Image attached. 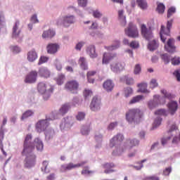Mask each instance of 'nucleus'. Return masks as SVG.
<instances>
[{"label": "nucleus", "mask_w": 180, "mask_h": 180, "mask_svg": "<svg viewBox=\"0 0 180 180\" xmlns=\"http://www.w3.org/2000/svg\"><path fill=\"white\" fill-rule=\"evenodd\" d=\"M36 147L37 151H43L44 146L43 141L39 138H36L32 143V134L26 136L24 141V149L22 155H25V168H32L36 165V155L33 153V150Z\"/></svg>", "instance_id": "nucleus-1"}, {"label": "nucleus", "mask_w": 180, "mask_h": 180, "mask_svg": "<svg viewBox=\"0 0 180 180\" xmlns=\"http://www.w3.org/2000/svg\"><path fill=\"white\" fill-rule=\"evenodd\" d=\"M124 137L123 136V134H118L113 136L110 140V147L111 148H113L115 147V149L112 151V155H122L123 153H126L127 151V148L124 145H120L119 143H122V141L124 140Z\"/></svg>", "instance_id": "nucleus-2"}, {"label": "nucleus", "mask_w": 180, "mask_h": 180, "mask_svg": "<svg viewBox=\"0 0 180 180\" xmlns=\"http://www.w3.org/2000/svg\"><path fill=\"white\" fill-rule=\"evenodd\" d=\"M141 110L139 108L129 110L126 113V120L129 124H139L141 119Z\"/></svg>", "instance_id": "nucleus-3"}, {"label": "nucleus", "mask_w": 180, "mask_h": 180, "mask_svg": "<svg viewBox=\"0 0 180 180\" xmlns=\"http://www.w3.org/2000/svg\"><path fill=\"white\" fill-rule=\"evenodd\" d=\"M37 89L38 92L43 95L44 101H48L50 96H51V94H53L54 91V86L49 83L41 82L38 84Z\"/></svg>", "instance_id": "nucleus-4"}, {"label": "nucleus", "mask_w": 180, "mask_h": 180, "mask_svg": "<svg viewBox=\"0 0 180 180\" xmlns=\"http://www.w3.org/2000/svg\"><path fill=\"white\" fill-rule=\"evenodd\" d=\"M75 22L76 20L74 15L67 14L58 18L56 20V25H58V26H63V27L68 29V27H70L71 25H74Z\"/></svg>", "instance_id": "nucleus-5"}, {"label": "nucleus", "mask_w": 180, "mask_h": 180, "mask_svg": "<svg viewBox=\"0 0 180 180\" xmlns=\"http://www.w3.org/2000/svg\"><path fill=\"white\" fill-rule=\"evenodd\" d=\"M50 127V120L46 117V119L39 120L35 124V129L37 133L45 131Z\"/></svg>", "instance_id": "nucleus-6"}, {"label": "nucleus", "mask_w": 180, "mask_h": 180, "mask_svg": "<svg viewBox=\"0 0 180 180\" xmlns=\"http://www.w3.org/2000/svg\"><path fill=\"white\" fill-rule=\"evenodd\" d=\"M163 103H165V98L159 95H155L153 100L148 102V107L150 110H153V109H155L159 105H163Z\"/></svg>", "instance_id": "nucleus-7"}, {"label": "nucleus", "mask_w": 180, "mask_h": 180, "mask_svg": "<svg viewBox=\"0 0 180 180\" xmlns=\"http://www.w3.org/2000/svg\"><path fill=\"white\" fill-rule=\"evenodd\" d=\"M172 27V20L167 21V29L165 30V26L162 25L160 37V40H162V43H165V40H167V37L169 36V32H171V28Z\"/></svg>", "instance_id": "nucleus-8"}, {"label": "nucleus", "mask_w": 180, "mask_h": 180, "mask_svg": "<svg viewBox=\"0 0 180 180\" xmlns=\"http://www.w3.org/2000/svg\"><path fill=\"white\" fill-rule=\"evenodd\" d=\"M88 162L87 161H83L80 163L74 164L72 162H70L68 164L62 165L60 167V171L62 172H65V171H71L72 169H75V168H79L81 167H84L85 164Z\"/></svg>", "instance_id": "nucleus-9"}, {"label": "nucleus", "mask_w": 180, "mask_h": 180, "mask_svg": "<svg viewBox=\"0 0 180 180\" xmlns=\"http://www.w3.org/2000/svg\"><path fill=\"white\" fill-rule=\"evenodd\" d=\"M74 125V117L72 116H68L62 120L60 124V129L61 130H70L71 127Z\"/></svg>", "instance_id": "nucleus-10"}, {"label": "nucleus", "mask_w": 180, "mask_h": 180, "mask_svg": "<svg viewBox=\"0 0 180 180\" xmlns=\"http://www.w3.org/2000/svg\"><path fill=\"white\" fill-rule=\"evenodd\" d=\"M124 67H126L124 62H113L110 65L111 71L115 72V74H119L124 71Z\"/></svg>", "instance_id": "nucleus-11"}, {"label": "nucleus", "mask_w": 180, "mask_h": 180, "mask_svg": "<svg viewBox=\"0 0 180 180\" xmlns=\"http://www.w3.org/2000/svg\"><path fill=\"white\" fill-rule=\"evenodd\" d=\"M125 34L133 39L139 37V30H137V27L134 25L133 22H130L128 28L125 29Z\"/></svg>", "instance_id": "nucleus-12"}, {"label": "nucleus", "mask_w": 180, "mask_h": 180, "mask_svg": "<svg viewBox=\"0 0 180 180\" xmlns=\"http://www.w3.org/2000/svg\"><path fill=\"white\" fill-rule=\"evenodd\" d=\"M101 106H102L101 98L98 96H94L90 104L91 110H92V112H99V110H101Z\"/></svg>", "instance_id": "nucleus-13"}, {"label": "nucleus", "mask_w": 180, "mask_h": 180, "mask_svg": "<svg viewBox=\"0 0 180 180\" xmlns=\"http://www.w3.org/2000/svg\"><path fill=\"white\" fill-rule=\"evenodd\" d=\"M65 89H68L72 94H77L79 84L76 80H71L65 84Z\"/></svg>", "instance_id": "nucleus-14"}, {"label": "nucleus", "mask_w": 180, "mask_h": 180, "mask_svg": "<svg viewBox=\"0 0 180 180\" xmlns=\"http://www.w3.org/2000/svg\"><path fill=\"white\" fill-rule=\"evenodd\" d=\"M141 32L143 37H144L146 40H148V41H150V40L153 39V32H151V28H147L146 25L143 24L141 26Z\"/></svg>", "instance_id": "nucleus-15"}, {"label": "nucleus", "mask_w": 180, "mask_h": 180, "mask_svg": "<svg viewBox=\"0 0 180 180\" xmlns=\"http://www.w3.org/2000/svg\"><path fill=\"white\" fill-rule=\"evenodd\" d=\"M127 150H131L133 147H137L140 144V141L137 139H128L124 142Z\"/></svg>", "instance_id": "nucleus-16"}, {"label": "nucleus", "mask_w": 180, "mask_h": 180, "mask_svg": "<svg viewBox=\"0 0 180 180\" xmlns=\"http://www.w3.org/2000/svg\"><path fill=\"white\" fill-rule=\"evenodd\" d=\"M165 49L168 53H175L176 47L175 46V40L174 39H169L165 44Z\"/></svg>", "instance_id": "nucleus-17"}, {"label": "nucleus", "mask_w": 180, "mask_h": 180, "mask_svg": "<svg viewBox=\"0 0 180 180\" xmlns=\"http://www.w3.org/2000/svg\"><path fill=\"white\" fill-rule=\"evenodd\" d=\"M39 77H41V78H50V76L51 75V72L49 68L46 67H41L39 68L38 72H37Z\"/></svg>", "instance_id": "nucleus-18"}, {"label": "nucleus", "mask_w": 180, "mask_h": 180, "mask_svg": "<svg viewBox=\"0 0 180 180\" xmlns=\"http://www.w3.org/2000/svg\"><path fill=\"white\" fill-rule=\"evenodd\" d=\"M37 80V72L36 71H32L25 77V84H34Z\"/></svg>", "instance_id": "nucleus-19"}, {"label": "nucleus", "mask_w": 180, "mask_h": 180, "mask_svg": "<svg viewBox=\"0 0 180 180\" xmlns=\"http://www.w3.org/2000/svg\"><path fill=\"white\" fill-rule=\"evenodd\" d=\"M19 21H17L13 27V39H16L18 41H22L20 31L19 30Z\"/></svg>", "instance_id": "nucleus-20"}, {"label": "nucleus", "mask_w": 180, "mask_h": 180, "mask_svg": "<svg viewBox=\"0 0 180 180\" xmlns=\"http://www.w3.org/2000/svg\"><path fill=\"white\" fill-rule=\"evenodd\" d=\"M175 130H176V126L172 125L168 132L169 136H170L171 137H173V140H172L173 144H176V143L180 141V134L178 136H174V134H175Z\"/></svg>", "instance_id": "nucleus-21"}, {"label": "nucleus", "mask_w": 180, "mask_h": 180, "mask_svg": "<svg viewBox=\"0 0 180 180\" xmlns=\"http://www.w3.org/2000/svg\"><path fill=\"white\" fill-rule=\"evenodd\" d=\"M94 139L96 140V148H101L102 147V141H103V134L100 131L96 132Z\"/></svg>", "instance_id": "nucleus-22"}, {"label": "nucleus", "mask_w": 180, "mask_h": 180, "mask_svg": "<svg viewBox=\"0 0 180 180\" xmlns=\"http://www.w3.org/2000/svg\"><path fill=\"white\" fill-rule=\"evenodd\" d=\"M167 108L169 109L170 115H172V116H174L176 110H178V103L176 101H170L167 104Z\"/></svg>", "instance_id": "nucleus-23"}, {"label": "nucleus", "mask_w": 180, "mask_h": 180, "mask_svg": "<svg viewBox=\"0 0 180 180\" xmlns=\"http://www.w3.org/2000/svg\"><path fill=\"white\" fill-rule=\"evenodd\" d=\"M60 46L57 44H49L46 46L47 53L49 54H56L58 51Z\"/></svg>", "instance_id": "nucleus-24"}, {"label": "nucleus", "mask_w": 180, "mask_h": 180, "mask_svg": "<svg viewBox=\"0 0 180 180\" xmlns=\"http://www.w3.org/2000/svg\"><path fill=\"white\" fill-rule=\"evenodd\" d=\"M86 53L91 58H96L98 53H96V48L94 45H90L86 48Z\"/></svg>", "instance_id": "nucleus-25"}, {"label": "nucleus", "mask_w": 180, "mask_h": 180, "mask_svg": "<svg viewBox=\"0 0 180 180\" xmlns=\"http://www.w3.org/2000/svg\"><path fill=\"white\" fill-rule=\"evenodd\" d=\"M37 52H36V50L32 49L28 51L27 55V60H28L30 63H34V61L37 60Z\"/></svg>", "instance_id": "nucleus-26"}, {"label": "nucleus", "mask_w": 180, "mask_h": 180, "mask_svg": "<svg viewBox=\"0 0 180 180\" xmlns=\"http://www.w3.org/2000/svg\"><path fill=\"white\" fill-rule=\"evenodd\" d=\"M103 86L107 92H112V91H113V88H115V83H113L112 79H108L104 82Z\"/></svg>", "instance_id": "nucleus-27"}, {"label": "nucleus", "mask_w": 180, "mask_h": 180, "mask_svg": "<svg viewBox=\"0 0 180 180\" xmlns=\"http://www.w3.org/2000/svg\"><path fill=\"white\" fill-rule=\"evenodd\" d=\"M116 56V53H104L103 56L102 63L108 65L109 63V61H110V60H112V58H115Z\"/></svg>", "instance_id": "nucleus-28"}, {"label": "nucleus", "mask_w": 180, "mask_h": 180, "mask_svg": "<svg viewBox=\"0 0 180 180\" xmlns=\"http://www.w3.org/2000/svg\"><path fill=\"white\" fill-rule=\"evenodd\" d=\"M121 82H125L127 85H133L134 84V79L129 75H124L120 77Z\"/></svg>", "instance_id": "nucleus-29"}, {"label": "nucleus", "mask_w": 180, "mask_h": 180, "mask_svg": "<svg viewBox=\"0 0 180 180\" xmlns=\"http://www.w3.org/2000/svg\"><path fill=\"white\" fill-rule=\"evenodd\" d=\"M56 136V131L51 128H49L45 131V139L47 141L51 140Z\"/></svg>", "instance_id": "nucleus-30"}, {"label": "nucleus", "mask_w": 180, "mask_h": 180, "mask_svg": "<svg viewBox=\"0 0 180 180\" xmlns=\"http://www.w3.org/2000/svg\"><path fill=\"white\" fill-rule=\"evenodd\" d=\"M54 36H56V32L53 30H46L42 34L43 39H53Z\"/></svg>", "instance_id": "nucleus-31"}, {"label": "nucleus", "mask_w": 180, "mask_h": 180, "mask_svg": "<svg viewBox=\"0 0 180 180\" xmlns=\"http://www.w3.org/2000/svg\"><path fill=\"white\" fill-rule=\"evenodd\" d=\"M61 117H63V115L61 112H60V111H53L47 117L50 122L51 120H57V119H60Z\"/></svg>", "instance_id": "nucleus-32"}, {"label": "nucleus", "mask_w": 180, "mask_h": 180, "mask_svg": "<svg viewBox=\"0 0 180 180\" xmlns=\"http://www.w3.org/2000/svg\"><path fill=\"white\" fill-rule=\"evenodd\" d=\"M78 63L82 70H88V62L85 57H80Z\"/></svg>", "instance_id": "nucleus-33"}, {"label": "nucleus", "mask_w": 180, "mask_h": 180, "mask_svg": "<svg viewBox=\"0 0 180 180\" xmlns=\"http://www.w3.org/2000/svg\"><path fill=\"white\" fill-rule=\"evenodd\" d=\"M120 47V41L115 40L114 44L110 46H105V50L108 51H113V50H117Z\"/></svg>", "instance_id": "nucleus-34"}, {"label": "nucleus", "mask_w": 180, "mask_h": 180, "mask_svg": "<svg viewBox=\"0 0 180 180\" xmlns=\"http://www.w3.org/2000/svg\"><path fill=\"white\" fill-rule=\"evenodd\" d=\"M118 16H119V20L120 21V23L122 26H126V15H124V11L123 10H120L118 11Z\"/></svg>", "instance_id": "nucleus-35"}, {"label": "nucleus", "mask_w": 180, "mask_h": 180, "mask_svg": "<svg viewBox=\"0 0 180 180\" xmlns=\"http://www.w3.org/2000/svg\"><path fill=\"white\" fill-rule=\"evenodd\" d=\"M102 167L105 169L104 171L105 174H110L113 172V169L110 168H113V167H115V165L113 163H105L103 165Z\"/></svg>", "instance_id": "nucleus-36"}, {"label": "nucleus", "mask_w": 180, "mask_h": 180, "mask_svg": "<svg viewBox=\"0 0 180 180\" xmlns=\"http://www.w3.org/2000/svg\"><path fill=\"white\" fill-rule=\"evenodd\" d=\"M32 116H34V110H27L21 116V120H26V119L32 117Z\"/></svg>", "instance_id": "nucleus-37"}, {"label": "nucleus", "mask_w": 180, "mask_h": 180, "mask_svg": "<svg viewBox=\"0 0 180 180\" xmlns=\"http://www.w3.org/2000/svg\"><path fill=\"white\" fill-rule=\"evenodd\" d=\"M89 131H91V125L86 124L82 126L80 132L82 136H88V134H89Z\"/></svg>", "instance_id": "nucleus-38"}, {"label": "nucleus", "mask_w": 180, "mask_h": 180, "mask_svg": "<svg viewBox=\"0 0 180 180\" xmlns=\"http://www.w3.org/2000/svg\"><path fill=\"white\" fill-rule=\"evenodd\" d=\"M158 48V43L157 41L153 39V41H149L148 44V49L150 51H154V50H157Z\"/></svg>", "instance_id": "nucleus-39"}, {"label": "nucleus", "mask_w": 180, "mask_h": 180, "mask_svg": "<svg viewBox=\"0 0 180 180\" xmlns=\"http://www.w3.org/2000/svg\"><path fill=\"white\" fill-rule=\"evenodd\" d=\"M138 86L139 88V92L142 94H150V90L147 89V83H141L138 84Z\"/></svg>", "instance_id": "nucleus-40"}, {"label": "nucleus", "mask_w": 180, "mask_h": 180, "mask_svg": "<svg viewBox=\"0 0 180 180\" xmlns=\"http://www.w3.org/2000/svg\"><path fill=\"white\" fill-rule=\"evenodd\" d=\"M162 122V118L160 115H158L154 120L152 129L154 130V129H157V127H159V126H161Z\"/></svg>", "instance_id": "nucleus-41"}, {"label": "nucleus", "mask_w": 180, "mask_h": 180, "mask_svg": "<svg viewBox=\"0 0 180 180\" xmlns=\"http://www.w3.org/2000/svg\"><path fill=\"white\" fill-rule=\"evenodd\" d=\"M160 58L162 60L165 64H169L172 57L168 53H163L160 55Z\"/></svg>", "instance_id": "nucleus-42"}, {"label": "nucleus", "mask_w": 180, "mask_h": 180, "mask_svg": "<svg viewBox=\"0 0 180 180\" xmlns=\"http://www.w3.org/2000/svg\"><path fill=\"white\" fill-rule=\"evenodd\" d=\"M68 110H70V104L65 103L61 106V108L59 109V112L62 115V116H64L66 113L68 112Z\"/></svg>", "instance_id": "nucleus-43"}, {"label": "nucleus", "mask_w": 180, "mask_h": 180, "mask_svg": "<svg viewBox=\"0 0 180 180\" xmlns=\"http://www.w3.org/2000/svg\"><path fill=\"white\" fill-rule=\"evenodd\" d=\"M144 99V96L141 95L136 96L135 97L132 98L129 101V105H134V103H139V102L143 101Z\"/></svg>", "instance_id": "nucleus-44"}, {"label": "nucleus", "mask_w": 180, "mask_h": 180, "mask_svg": "<svg viewBox=\"0 0 180 180\" xmlns=\"http://www.w3.org/2000/svg\"><path fill=\"white\" fill-rule=\"evenodd\" d=\"M169 113L168 110L165 109H160L155 112V115H158V116H168Z\"/></svg>", "instance_id": "nucleus-45"}, {"label": "nucleus", "mask_w": 180, "mask_h": 180, "mask_svg": "<svg viewBox=\"0 0 180 180\" xmlns=\"http://www.w3.org/2000/svg\"><path fill=\"white\" fill-rule=\"evenodd\" d=\"M48 166H49V162L44 161L42 163L41 171L44 174H49L50 172V169L47 168Z\"/></svg>", "instance_id": "nucleus-46"}, {"label": "nucleus", "mask_w": 180, "mask_h": 180, "mask_svg": "<svg viewBox=\"0 0 180 180\" xmlns=\"http://www.w3.org/2000/svg\"><path fill=\"white\" fill-rule=\"evenodd\" d=\"M10 50L13 54H19L22 51V49L18 46H11Z\"/></svg>", "instance_id": "nucleus-47"}, {"label": "nucleus", "mask_w": 180, "mask_h": 180, "mask_svg": "<svg viewBox=\"0 0 180 180\" xmlns=\"http://www.w3.org/2000/svg\"><path fill=\"white\" fill-rule=\"evenodd\" d=\"M136 2L141 9H147V1L146 0H136Z\"/></svg>", "instance_id": "nucleus-48"}, {"label": "nucleus", "mask_w": 180, "mask_h": 180, "mask_svg": "<svg viewBox=\"0 0 180 180\" xmlns=\"http://www.w3.org/2000/svg\"><path fill=\"white\" fill-rule=\"evenodd\" d=\"M161 92L164 95L165 98H167V99H174V98H175V95L168 93L165 89L161 90Z\"/></svg>", "instance_id": "nucleus-49"}, {"label": "nucleus", "mask_w": 180, "mask_h": 180, "mask_svg": "<svg viewBox=\"0 0 180 180\" xmlns=\"http://www.w3.org/2000/svg\"><path fill=\"white\" fill-rule=\"evenodd\" d=\"M133 95V89L131 87H127L124 89V96L125 98H129Z\"/></svg>", "instance_id": "nucleus-50"}, {"label": "nucleus", "mask_w": 180, "mask_h": 180, "mask_svg": "<svg viewBox=\"0 0 180 180\" xmlns=\"http://www.w3.org/2000/svg\"><path fill=\"white\" fill-rule=\"evenodd\" d=\"M158 7H157V11L158 13H164L165 11V6L162 3H157Z\"/></svg>", "instance_id": "nucleus-51"}, {"label": "nucleus", "mask_w": 180, "mask_h": 180, "mask_svg": "<svg viewBox=\"0 0 180 180\" xmlns=\"http://www.w3.org/2000/svg\"><path fill=\"white\" fill-rule=\"evenodd\" d=\"M64 79H65V76L64 75H59L56 79L58 85H63L64 84Z\"/></svg>", "instance_id": "nucleus-52"}, {"label": "nucleus", "mask_w": 180, "mask_h": 180, "mask_svg": "<svg viewBox=\"0 0 180 180\" xmlns=\"http://www.w3.org/2000/svg\"><path fill=\"white\" fill-rule=\"evenodd\" d=\"M93 16L96 19H101V18H102V16H103V14H102V13L99 10L97 9V10H94L93 11Z\"/></svg>", "instance_id": "nucleus-53"}, {"label": "nucleus", "mask_w": 180, "mask_h": 180, "mask_svg": "<svg viewBox=\"0 0 180 180\" xmlns=\"http://www.w3.org/2000/svg\"><path fill=\"white\" fill-rule=\"evenodd\" d=\"M117 124H119V122H117V121L111 122L108 124L107 129L110 131L115 130V129L117 127Z\"/></svg>", "instance_id": "nucleus-54"}, {"label": "nucleus", "mask_w": 180, "mask_h": 180, "mask_svg": "<svg viewBox=\"0 0 180 180\" xmlns=\"http://www.w3.org/2000/svg\"><path fill=\"white\" fill-rule=\"evenodd\" d=\"M158 86V83L155 79H152L149 84V88L150 89H154V88H157Z\"/></svg>", "instance_id": "nucleus-55"}, {"label": "nucleus", "mask_w": 180, "mask_h": 180, "mask_svg": "<svg viewBox=\"0 0 180 180\" xmlns=\"http://www.w3.org/2000/svg\"><path fill=\"white\" fill-rule=\"evenodd\" d=\"M86 114L84 112H79L76 116L77 120H79V122H81L82 120H84L85 119Z\"/></svg>", "instance_id": "nucleus-56"}, {"label": "nucleus", "mask_w": 180, "mask_h": 180, "mask_svg": "<svg viewBox=\"0 0 180 180\" xmlns=\"http://www.w3.org/2000/svg\"><path fill=\"white\" fill-rule=\"evenodd\" d=\"M54 64L58 71H61V70H63V65L61 64V62L58 60V59L55 60Z\"/></svg>", "instance_id": "nucleus-57"}, {"label": "nucleus", "mask_w": 180, "mask_h": 180, "mask_svg": "<svg viewBox=\"0 0 180 180\" xmlns=\"http://www.w3.org/2000/svg\"><path fill=\"white\" fill-rule=\"evenodd\" d=\"M176 12L175 7H171L167 11V18H171Z\"/></svg>", "instance_id": "nucleus-58"}, {"label": "nucleus", "mask_w": 180, "mask_h": 180, "mask_svg": "<svg viewBox=\"0 0 180 180\" xmlns=\"http://www.w3.org/2000/svg\"><path fill=\"white\" fill-rule=\"evenodd\" d=\"M95 172L88 170V166L84 167V169L82 171V175H91V174H94Z\"/></svg>", "instance_id": "nucleus-59"}, {"label": "nucleus", "mask_w": 180, "mask_h": 180, "mask_svg": "<svg viewBox=\"0 0 180 180\" xmlns=\"http://www.w3.org/2000/svg\"><path fill=\"white\" fill-rule=\"evenodd\" d=\"M84 96L85 99H88L90 96H92V91L89 89H85L84 91Z\"/></svg>", "instance_id": "nucleus-60"}, {"label": "nucleus", "mask_w": 180, "mask_h": 180, "mask_svg": "<svg viewBox=\"0 0 180 180\" xmlns=\"http://www.w3.org/2000/svg\"><path fill=\"white\" fill-rule=\"evenodd\" d=\"M49 61V58L46 56H41L38 63V65H41V64H44V63H47Z\"/></svg>", "instance_id": "nucleus-61"}, {"label": "nucleus", "mask_w": 180, "mask_h": 180, "mask_svg": "<svg viewBox=\"0 0 180 180\" xmlns=\"http://www.w3.org/2000/svg\"><path fill=\"white\" fill-rule=\"evenodd\" d=\"M172 64L173 65H179L180 64V58L179 57H174L172 58Z\"/></svg>", "instance_id": "nucleus-62"}, {"label": "nucleus", "mask_w": 180, "mask_h": 180, "mask_svg": "<svg viewBox=\"0 0 180 180\" xmlns=\"http://www.w3.org/2000/svg\"><path fill=\"white\" fill-rule=\"evenodd\" d=\"M173 75H174V77H176L177 81L179 82L180 81V69L176 70L174 72Z\"/></svg>", "instance_id": "nucleus-63"}, {"label": "nucleus", "mask_w": 180, "mask_h": 180, "mask_svg": "<svg viewBox=\"0 0 180 180\" xmlns=\"http://www.w3.org/2000/svg\"><path fill=\"white\" fill-rule=\"evenodd\" d=\"M145 180H160V177L157 176L156 175H153L145 178Z\"/></svg>", "instance_id": "nucleus-64"}]
</instances>
